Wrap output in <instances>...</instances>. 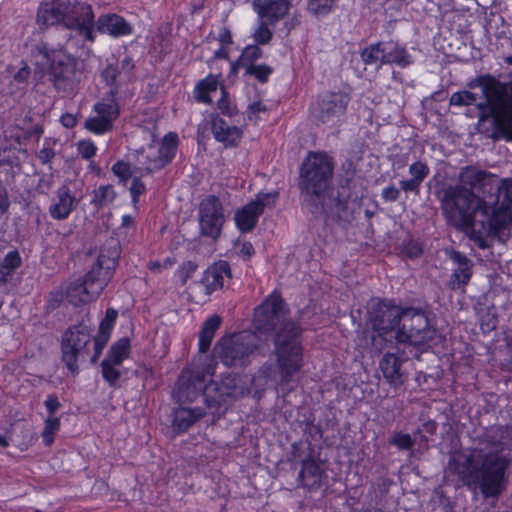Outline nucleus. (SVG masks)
I'll use <instances>...</instances> for the list:
<instances>
[{
    "mask_svg": "<svg viewBox=\"0 0 512 512\" xmlns=\"http://www.w3.org/2000/svg\"><path fill=\"white\" fill-rule=\"evenodd\" d=\"M290 308L281 293L271 292L255 309L256 328L273 336V355L280 384H288L304 367L302 331L288 315Z\"/></svg>",
    "mask_w": 512,
    "mask_h": 512,
    "instance_id": "1",
    "label": "nucleus"
},
{
    "mask_svg": "<svg viewBox=\"0 0 512 512\" xmlns=\"http://www.w3.org/2000/svg\"><path fill=\"white\" fill-rule=\"evenodd\" d=\"M510 464L509 456L499 451L469 449L452 452L448 469L468 490L497 499L507 487Z\"/></svg>",
    "mask_w": 512,
    "mask_h": 512,
    "instance_id": "2",
    "label": "nucleus"
},
{
    "mask_svg": "<svg viewBox=\"0 0 512 512\" xmlns=\"http://www.w3.org/2000/svg\"><path fill=\"white\" fill-rule=\"evenodd\" d=\"M217 365V361L208 358L201 365L183 369L177 380L178 397L193 402L201 395L213 421L226 414L229 401L239 394L237 378L231 373L222 374L219 381L207 382V378L215 374Z\"/></svg>",
    "mask_w": 512,
    "mask_h": 512,
    "instance_id": "3",
    "label": "nucleus"
},
{
    "mask_svg": "<svg viewBox=\"0 0 512 512\" xmlns=\"http://www.w3.org/2000/svg\"><path fill=\"white\" fill-rule=\"evenodd\" d=\"M217 365V361L208 358L201 365L183 369L177 380L178 397L193 402L201 395L213 421L226 414L229 401L239 394L237 378L231 373L222 374L219 381L207 382V378L215 374Z\"/></svg>",
    "mask_w": 512,
    "mask_h": 512,
    "instance_id": "4",
    "label": "nucleus"
},
{
    "mask_svg": "<svg viewBox=\"0 0 512 512\" xmlns=\"http://www.w3.org/2000/svg\"><path fill=\"white\" fill-rule=\"evenodd\" d=\"M491 173L467 166L461 170L460 179L463 185H451L444 182L438 184L435 196L447 222L461 232L473 231V206L479 198L475 190L484 191L486 180Z\"/></svg>",
    "mask_w": 512,
    "mask_h": 512,
    "instance_id": "5",
    "label": "nucleus"
},
{
    "mask_svg": "<svg viewBox=\"0 0 512 512\" xmlns=\"http://www.w3.org/2000/svg\"><path fill=\"white\" fill-rule=\"evenodd\" d=\"M120 255L121 246L118 242L104 244L95 263L84 276L68 284L65 290L68 302L80 306L97 300L114 277Z\"/></svg>",
    "mask_w": 512,
    "mask_h": 512,
    "instance_id": "6",
    "label": "nucleus"
},
{
    "mask_svg": "<svg viewBox=\"0 0 512 512\" xmlns=\"http://www.w3.org/2000/svg\"><path fill=\"white\" fill-rule=\"evenodd\" d=\"M36 22L41 29L62 26L74 30L85 41L93 43L95 15L92 6L79 0L42 1L38 5Z\"/></svg>",
    "mask_w": 512,
    "mask_h": 512,
    "instance_id": "7",
    "label": "nucleus"
},
{
    "mask_svg": "<svg viewBox=\"0 0 512 512\" xmlns=\"http://www.w3.org/2000/svg\"><path fill=\"white\" fill-rule=\"evenodd\" d=\"M335 161L326 151H309L299 168L298 187L307 203L323 199L332 185Z\"/></svg>",
    "mask_w": 512,
    "mask_h": 512,
    "instance_id": "8",
    "label": "nucleus"
},
{
    "mask_svg": "<svg viewBox=\"0 0 512 512\" xmlns=\"http://www.w3.org/2000/svg\"><path fill=\"white\" fill-rule=\"evenodd\" d=\"M470 87H480L485 98L477 105L482 120H512V77L508 81H500L490 73L481 74Z\"/></svg>",
    "mask_w": 512,
    "mask_h": 512,
    "instance_id": "9",
    "label": "nucleus"
},
{
    "mask_svg": "<svg viewBox=\"0 0 512 512\" xmlns=\"http://www.w3.org/2000/svg\"><path fill=\"white\" fill-rule=\"evenodd\" d=\"M254 335L247 332L222 336L215 344L210 359L219 360L225 367L242 368L250 364V357L257 351Z\"/></svg>",
    "mask_w": 512,
    "mask_h": 512,
    "instance_id": "10",
    "label": "nucleus"
},
{
    "mask_svg": "<svg viewBox=\"0 0 512 512\" xmlns=\"http://www.w3.org/2000/svg\"><path fill=\"white\" fill-rule=\"evenodd\" d=\"M91 341V328L82 322L70 325L63 332L60 344L61 360L72 375L79 374V360L91 357Z\"/></svg>",
    "mask_w": 512,
    "mask_h": 512,
    "instance_id": "11",
    "label": "nucleus"
},
{
    "mask_svg": "<svg viewBox=\"0 0 512 512\" xmlns=\"http://www.w3.org/2000/svg\"><path fill=\"white\" fill-rule=\"evenodd\" d=\"M435 333L426 311L421 308L402 307L401 322L396 331L399 342L424 347L429 345Z\"/></svg>",
    "mask_w": 512,
    "mask_h": 512,
    "instance_id": "12",
    "label": "nucleus"
},
{
    "mask_svg": "<svg viewBox=\"0 0 512 512\" xmlns=\"http://www.w3.org/2000/svg\"><path fill=\"white\" fill-rule=\"evenodd\" d=\"M510 223L506 209L497 205H488L478 200L473 206V231L464 232L475 242H483L484 236L496 235Z\"/></svg>",
    "mask_w": 512,
    "mask_h": 512,
    "instance_id": "13",
    "label": "nucleus"
},
{
    "mask_svg": "<svg viewBox=\"0 0 512 512\" xmlns=\"http://www.w3.org/2000/svg\"><path fill=\"white\" fill-rule=\"evenodd\" d=\"M360 57L366 66H374L377 69L388 64L405 69L413 64V57L406 46L394 40H382L367 45L362 49Z\"/></svg>",
    "mask_w": 512,
    "mask_h": 512,
    "instance_id": "14",
    "label": "nucleus"
},
{
    "mask_svg": "<svg viewBox=\"0 0 512 512\" xmlns=\"http://www.w3.org/2000/svg\"><path fill=\"white\" fill-rule=\"evenodd\" d=\"M401 314L402 307L392 299L372 298L367 305V321L380 336L398 329Z\"/></svg>",
    "mask_w": 512,
    "mask_h": 512,
    "instance_id": "15",
    "label": "nucleus"
},
{
    "mask_svg": "<svg viewBox=\"0 0 512 512\" xmlns=\"http://www.w3.org/2000/svg\"><path fill=\"white\" fill-rule=\"evenodd\" d=\"M350 102L349 94L342 91H323L317 95L312 108L314 119L331 127L340 123Z\"/></svg>",
    "mask_w": 512,
    "mask_h": 512,
    "instance_id": "16",
    "label": "nucleus"
},
{
    "mask_svg": "<svg viewBox=\"0 0 512 512\" xmlns=\"http://www.w3.org/2000/svg\"><path fill=\"white\" fill-rule=\"evenodd\" d=\"M49 62V80L59 92H71L75 87L77 60L61 51L44 52Z\"/></svg>",
    "mask_w": 512,
    "mask_h": 512,
    "instance_id": "17",
    "label": "nucleus"
},
{
    "mask_svg": "<svg viewBox=\"0 0 512 512\" xmlns=\"http://www.w3.org/2000/svg\"><path fill=\"white\" fill-rule=\"evenodd\" d=\"M199 226L201 234L218 239L225 223L224 207L214 194L205 196L199 204Z\"/></svg>",
    "mask_w": 512,
    "mask_h": 512,
    "instance_id": "18",
    "label": "nucleus"
},
{
    "mask_svg": "<svg viewBox=\"0 0 512 512\" xmlns=\"http://www.w3.org/2000/svg\"><path fill=\"white\" fill-rule=\"evenodd\" d=\"M209 125L213 138L227 149L237 148L243 138L241 127L226 120L217 111L209 114Z\"/></svg>",
    "mask_w": 512,
    "mask_h": 512,
    "instance_id": "19",
    "label": "nucleus"
},
{
    "mask_svg": "<svg viewBox=\"0 0 512 512\" xmlns=\"http://www.w3.org/2000/svg\"><path fill=\"white\" fill-rule=\"evenodd\" d=\"M232 278L230 263L226 260H217L210 264L202 273L199 284L203 288L205 296H211L214 292L222 290L225 279Z\"/></svg>",
    "mask_w": 512,
    "mask_h": 512,
    "instance_id": "20",
    "label": "nucleus"
},
{
    "mask_svg": "<svg viewBox=\"0 0 512 512\" xmlns=\"http://www.w3.org/2000/svg\"><path fill=\"white\" fill-rule=\"evenodd\" d=\"M405 358L396 353H385L379 362V369L385 381L394 389H398L404 385L406 374L402 370Z\"/></svg>",
    "mask_w": 512,
    "mask_h": 512,
    "instance_id": "21",
    "label": "nucleus"
},
{
    "mask_svg": "<svg viewBox=\"0 0 512 512\" xmlns=\"http://www.w3.org/2000/svg\"><path fill=\"white\" fill-rule=\"evenodd\" d=\"M292 7L291 0H253L252 8L259 18L270 24L284 19Z\"/></svg>",
    "mask_w": 512,
    "mask_h": 512,
    "instance_id": "22",
    "label": "nucleus"
},
{
    "mask_svg": "<svg viewBox=\"0 0 512 512\" xmlns=\"http://www.w3.org/2000/svg\"><path fill=\"white\" fill-rule=\"evenodd\" d=\"M111 37L118 38L132 34L133 28L121 15L116 13L101 14L95 21L94 29Z\"/></svg>",
    "mask_w": 512,
    "mask_h": 512,
    "instance_id": "23",
    "label": "nucleus"
},
{
    "mask_svg": "<svg viewBox=\"0 0 512 512\" xmlns=\"http://www.w3.org/2000/svg\"><path fill=\"white\" fill-rule=\"evenodd\" d=\"M77 205L76 196L69 186L63 184L55 191L54 203L49 207V214L54 220H66Z\"/></svg>",
    "mask_w": 512,
    "mask_h": 512,
    "instance_id": "24",
    "label": "nucleus"
},
{
    "mask_svg": "<svg viewBox=\"0 0 512 512\" xmlns=\"http://www.w3.org/2000/svg\"><path fill=\"white\" fill-rule=\"evenodd\" d=\"M263 214V205L259 201H249L234 213L236 229L241 234L252 232Z\"/></svg>",
    "mask_w": 512,
    "mask_h": 512,
    "instance_id": "25",
    "label": "nucleus"
},
{
    "mask_svg": "<svg viewBox=\"0 0 512 512\" xmlns=\"http://www.w3.org/2000/svg\"><path fill=\"white\" fill-rule=\"evenodd\" d=\"M324 474L320 460L309 454L302 460L298 481L310 491L317 490L322 486Z\"/></svg>",
    "mask_w": 512,
    "mask_h": 512,
    "instance_id": "26",
    "label": "nucleus"
},
{
    "mask_svg": "<svg viewBox=\"0 0 512 512\" xmlns=\"http://www.w3.org/2000/svg\"><path fill=\"white\" fill-rule=\"evenodd\" d=\"M118 312L114 308H107L105 317L101 320L98 333L93 337V353L91 363H96L107 345L116 323Z\"/></svg>",
    "mask_w": 512,
    "mask_h": 512,
    "instance_id": "27",
    "label": "nucleus"
},
{
    "mask_svg": "<svg viewBox=\"0 0 512 512\" xmlns=\"http://www.w3.org/2000/svg\"><path fill=\"white\" fill-rule=\"evenodd\" d=\"M451 259L457 267L452 271L449 288L451 290H464L473 275V263L467 256L458 251L452 254Z\"/></svg>",
    "mask_w": 512,
    "mask_h": 512,
    "instance_id": "28",
    "label": "nucleus"
},
{
    "mask_svg": "<svg viewBox=\"0 0 512 512\" xmlns=\"http://www.w3.org/2000/svg\"><path fill=\"white\" fill-rule=\"evenodd\" d=\"M205 415L206 412L202 407H177L172 413L173 431L176 434H183Z\"/></svg>",
    "mask_w": 512,
    "mask_h": 512,
    "instance_id": "29",
    "label": "nucleus"
},
{
    "mask_svg": "<svg viewBox=\"0 0 512 512\" xmlns=\"http://www.w3.org/2000/svg\"><path fill=\"white\" fill-rule=\"evenodd\" d=\"M408 172L411 177L399 181L400 189L406 193L419 194L421 184L428 177L430 168L426 162L417 160L409 165Z\"/></svg>",
    "mask_w": 512,
    "mask_h": 512,
    "instance_id": "30",
    "label": "nucleus"
},
{
    "mask_svg": "<svg viewBox=\"0 0 512 512\" xmlns=\"http://www.w3.org/2000/svg\"><path fill=\"white\" fill-rule=\"evenodd\" d=\"M93 111L97 117L108 119L114 125V122L120 116V105L117 99V91H108L106 96L96 102L93 106Z\"/></svg>",
    "mask_w": 512,
    "mask_h": 512,
    "instance_id": "31",
    "label": "nucleus"
},
{
    "mask_svg": "<svg viewBox=\"0 0 512 512\" xmlns=\"http://www.w3.org/2000/svg\"><path fill=\"white\" fill-rule=\"evenodd\" d=\"M221 323L222 318L217 314L209 316L203 322L198 335V351L200 353H207L209 351L212 341L217 330L220 328Z\"/></svg>",
    "mask_w": 512,
    "mask_h": 512,
    "instance_id": "32",
    "label": "nucleus"
},
{
    "mask_svg": "<svg viewBox=\"0 0 512 512\" xmlns=\"http://www.w3.org/2000/svg\"><path fill=\"white\" fill-rule=\"evenodd\" d=\"M220 74L209 73L199 80L193 89V97L197 103L210 105L212 103L211 93L216 92L219 86Z\"/></svg>",
    "mask_w": 512,
    "mask_h": 512,
    "instance_id": "33",
    "label": "nucleus"
},
{
    "mask_svg": "<svg viewBox=\"0 0 512 512\" xmlns=\"http://www.w3.org/2000/svg\"><path fill=\"white\" fill-rule=\"evenodd\" d=\"M180 144L179 136L176 132L170 131L166 133L159 144L157 149L163 163L161 165H169L176 157L178 147Z\"/></svg>",
    "mask_w": 512,
    "mask_h": 512,
    "instance_id": "34",
    "label": "nucleus"
},
{
    "mask_svg": "<svg viewBox=\"0 0 512 512\" xmlns=\"http://www.w3.org/2000/svg\"><path fill=\"white\" fill-rule=\"evenodd\" d=\"M130 353L131 341L128 337H122L110 346L105 360L111 361L116 365H121L129 358Z\"/></svg>",
    "mask_w": 512,
    "mask_h": 512,
    "instance_id": "35",
    "label": "nucleus"
},
{
    "mask_svg": "<svg viewBox=\"0 0 512 512\" xmlns=\"http://www.w3.org/2000/svg\"><path fill=\"white\" fill-rule=\"evenodd\" d=\"M142 161L141 163L144 166V170L150 174L156 171H159L165 168V165H160L163 163L159 153L154 149L152 145H149L146 150L141 153Z\"/></svg>",
    "mask_w": 512,
    "mask_h": 512,
    "instance_id": "36",
    "label": "nucleus"
},
{
    "mask_svg": "<svg viewBox=\"0 0 512 512\" xmlns=\"http://www.w3.org/2000/svg\"><path fill=\"white\" fill-rule=\"evenodd\" d=\"M116 198V192L112 185H100L93 191L91 204L95 207L102 208L108 203H112Z\"/></svg>",
    "mask_w": 512,
    "mask_h": 512,
    "instance_id": "37",
    "label": "nucleus"
},
{
    "mask_svg": "<svg viewBox=\"0 0 512 512\" xmlns=\"http://www.w3.org/2000/svg\"><path fill=\"white\" fill-rule=\"evenodd\" d=\"M423 252V244L419 240L412 238L403 240L399 247V255L402 258H407L411 260L420 258Z\"/></svg>",
    "mask_w": 512,
    "mask_h": 512,
    "instance_id": "38",
    "label": "nucleus"
},
{
    "mask_svg": "<svg viewBox=\"0 0 512 512\" xmlns=\"http://www.w3.org/2000/svg\"><path fill=\"white\" fill-rule=\"evenodd\" d=\"M273 73L274 68L266 63L255 64L245 70L246 76L255 79L260 84H266Z\"/></svg>",
    "mask_w": 512,
    "mask_h": 512,
    "instance_id": "39",
    "label": "nucleus"
},
{
    "mask_svg": "<svg viewBox=\"0 0 512 512\" xmlns=\"http://www.w3.org/2000/svg\"><path fill=\"white\" fill-rule=\"evenodd\" d=\"M118 366L119 365L105 359H103L100 364L102 378L112 388L118 387V382L121 377Z\"/></svg>",
    "mask_w": 512,
    "mask_h": 512,
    "instance_id": "40",
    "label": "nucleus"
},
{
    "mask_svg": "<svg viewBox=\"0 0 512 512\" xmlns=\"http://www.w3.org/2000/svg\"><path fill=\"white\" fill-rule=\"evenodd\" d=\"M84 127L94 135L101 136L112 131L114 125L110 120L95 115L86 119Z\"/></svg>",
    "mask_w": 512,
    "mask_h": 512,
    "instance_id": "41",
    "label": "nucleus"
},
{
    "mask_svg": "<svg viewBox=\"0 0 512 512\" xmlns=\"http://www.w3.org/2000/svg\"><path fill=\"white\" fill-rule=\"evenodd\" d=\"M61 422L58 417H47L44 421V429L41 433L42 442L46 447L52 446L55 434L60 430Z\"/></svg>",
    "mask_w": 512,
    "mask_h": 512,
    "instance_id": "42",
    "label": "nucleus"
},
{
    "mask_svg": "<svg viewBox=\"0 0 512 512\" xmlns=\"http://www.w3.org/2000/svg\"><path fill=\"white\" fill-rule=\"evenodd\" d=\"M477 101V94L468 91V90H460L453 92L449 98V104L450 106H477L479 103H476ZM478 108V107H476ZM479 110V109H477ZM480 114V111H478ZM479 119L483 121L480 117Z\"/></svg>",
    "mask_w": 512,
    "mask_h": 512,
    "instance_id": "43",
    "label": "nucleus"
},
{
    "mask_svg": "<svg viewBox=\"0 0 512 512\" xmlns=\"http://www.w3.org/2000/svg\"><path fill=\"white\" fill-rule=\"evenodd\" d=\"M262 55V49L258 45L248 44L242 49L239 59L244 64V69L246 70L247 67L255 65L256 61L262 58Z\"/></svg>",
    "mask_w": 512,
    "mask_h": 512,
    "instance_id": "44",
    "label": "nucleus"
},
{
    "mask_svg": "<svg viewBox=\"0 0 512 512\" xmlns=\"http://www.w3.org/2000/svg\"><path fill=\"white\" fill-rule=\"evenodd\" d=\"M218 114L222 117L232 118L238 114V109L235 104H232L229 94L225 87H221V97L217 101Z\"/></svg>",
    "mask_w": 512,
    "mask_h": 512,
    "instance_id": "45",
    "label": "nucleus"
},
{
    "mask_svg": "<svg viewBox=\"0 0 512 512\" xmlns=\"http://www.w3.org/2000/svg\"><path fill=\"white\" fill-rule=\"evenodd\" d=\"M389 445L396 447L400 451L412 450L415 445V439L402 431H395L389 438Z\"/></svg>",
    "mask_w": 512,
    "mask_h": 512,
    "instance_id": "46",
    "label": "nucleus"
},
{
    "mask_svg": "<svg viewBox=\"0 0 512 512\" xmlns=\"http://www.w3.org/2000/svg\"><path fill=\"white\" fill-rule=\"evenodd\" d=\"M119 74V68L115 64H107L106 67L101 71V80L110 88L109 91H113L115 89L117 93L119 92V87L117 85V78Z\"/></svg>",
    "mask_w": 512,
    "mask_h": 512,
    "instance_id": "47",
    "label": "nucleus"
},
{
    "mask_svg": "<svg viewBox=\"0 0 512 512\" xmlns=\"http://www.w3.org/2000/svg\"><path fill=\"white\" fill-rule=\"evenodd\" d=\"M0 266L8 272L10 276L22 266V257L18 250L9 251L3 258Z\"/></svg>",
    "mask_w": 512,
    "mask_h": 512,
    "instance_id": "48",
    "label": "nucleus"
},
{
    "mask_svg": "<svg viewBox=\"0 0 512 512\" xmlns=\"http://www.w3.org/2000/svg\"><path fill=\"white\" fill-rule=\"evenodd\" d=\"M352 193L348 182L338 186L334 197L335 206L338 210L345 211L351 201Z\"/></svg>",
    "mask_w": 512,
    "mask_h": 512,
    "instance_id": "49",
    "label": "nucleus"
},
{
    "mask_svg": "<svg viewBox=\"0 0 512 512\" xmlns=\"http://www.w3.org/2000/svg\"><path fill=\"white\" fill-rule=\"evenodd\" d=\"M269 24L270 23L267 21H261L259 23L257 29L252 35L256 45H266L271 41L273 32L269 28Z\"/></svg>",
    "mask_w": 512,
    "mask_h": 512,
    "instance_id": "50",
    "label": "nucleus"
},
{
    "mask_svg": "<svg viewBox=\"0 0 512 512\" xmlns=\"http://www.w3.org/2000/svg\"><path fill=\"white\" fill-rule=\"evenodd\" d=\"M291 449L292 456L296 459H300L301 461L305 459L309 454L313 455L314 452L312 443L308 440H300L292 443Z\"/></svg>",
    "mask_w": 512,
    "mask_h": 512,
    "instance_id": "51",
    "label": "nucleus"
},
{
    "mask_svg": "<svg viewBox=\"0 0 512 512\" xmlns=\"http://www.w3.org/2000/svg\"><path fill=\"white\" fill-rule=\"evenodd\" d=\"M335 2L336 0H308V10L314 15H326Z\"/></svg>",
    "mask_w": 512,
    "mask_h": 512,
    "instance_id": "52",
    "label": "nucleus"
},
{
    "mask_svg": "<svg viewBox=\"0 0 512 512\" xmlns=\"http://www.w3.org/2000/svg\"><path fill=\"white\" fill-rule=\"evenodd\" d=\"M97 146L91 139H82L77 143L78 154L84 160H91L97 153Z\"/></svg>",
    "mask_w": 512,
    "mask_h": 512,
    "instance_id": "53",
    "label": "nucleus"
},
{
    "mask_svg": "<svg viewBox=\"0 0 512 512\" xmlns=\"http://www.w3.org/2000/svg\"><path fill=\"white\" fill-rule=\"evenodd\" d=\"M198 265L191 260L184 261L177 269L176 275L179 278L182 285H186L188 280L192 278L196 272Z\"/></svg>",
    "mask_w": 512,
    "mask_h": 512,
    "instance_id": "54",
    "label": "nucleus"
},
{
    "mask_svg": "<svg viewBox=\"0 0 512 512\" xmlns=\"http://www.w3.org/2000/svg\"><path fill=\"white\" fill-rule=\"evenodd\" d=\"M66 298V291L55 289L49 292L46 298V310L52 312L58 309Z\"/></svg>",
    "mask_w": 512,
    "mask_h": 512,
    "instance_id": "55",
    "label": "nucleus"
},
{
    "mask_svg": "<svg viewBox=\"0 0 512 512\" xmlns=\"http://www.w3.org/2000/svg\"><path fill=\"white\" fill-rule=\"evenodd\" d=\"M111 171L117 176L121 182L128 181L132 176L131 166L128 162L117 160L111 168Z\"/></svg>",
    "mask_w": 512,
    "mask_h": 512,
    "instance_id": "56",
    "label": "nucleus"
},
{
    "mask_svg": "<svg viewBox=\"0 0 512 512\" xmlns=\"http://www.w3.org/2000/svg\"><path fill=\"white\" fill-rule=\"evenodd\" d=\"M498 318L496 314L486 312L480 318V330L483 334H489L497 328Z\"/></svg>",
    "mask_w": 512,
    "mask_h": 512,
    "instance_id": "57",
    "label": "nucleus"
},
{
    "mask_svg": "<svg viewBox=\"0 0 512 512\" xmlns=\"http://www.w3.org/2000/svg\"><path fill=\"white\" fill-rule=\"evenodd\" d=\"M146 192V185L140 177H134L130 186L131 201L133 204L139 202V198Z\"/></svg>",
    "mask_w": 512,
    "mask_h": 512,
    "instance_id": "58",
    "label": "nucleus"
},
{
    "mask_svg": "<svg viewBox=\"0 0 512 512\" xmlns=\"http://www.w3.org/2000/svg\"><path fill=\"white\" fill-rule=\"evenodd\" d=\"M279 197L278 191H271V192H263L260 191L256 198L252 201H259L263 205V212L265 211L266 207H273Z\"/></svg>",
    "mask_w": 512,
    "mask_h": 512,
    "instance_id": "59",
    "label": "nucleus"
},
{
    "mask_svg": "<svg viewBox=\"0 0 512 512\" xmlns=\"http://www.w3.org/2000/svg\"><path fill=\"white\" fill-rule=\"evenodd\" d=\"M263 379L265 381V384H267L269 381H275L274 376V369L271 364H264L262 365L256 374L252 378V382L255 383L256 381Z\"/></svg>",
    "mask_w": 512,
    "mask_h": 512,
    "instance_id": "60",
    "label": "nucleus"
},
{
    "mask_svg": "<svg viewBox=\"0 0 512 512\" xmlns=\"http://www.w3.org/2000/svg\"><path fill=\"white\" fill-rule=\"evenodd\" d=\"M494 129L506 140L512 141V120L510 122L503 120H492Z\"/></svg>",
    "mask_w": 512,
    "mask_h": 512,
    "instance_id": "61",
    "label": "nucleus"
},
{
    "mask_svg": "<svg viewBox=\"0 0 512 512\" xmlns=\"http://www.w3.org/2000/svg\"><path fill=\"white\" fill-rule=\"evenodd\" d=\"M267 111V106L261 101H254L249 104L247 109V118L249 121H257L259 120V113H264Z\"/></svg>",
    "mask_w": 512,
    "mask_h": 512,
    "instance_id": "62",
    "label": "nucleus"
},
{
    "mask_svg": "<svg viewBox=\"0 0 512 512\" xmlns=\"http://www.w3.org/2000/svg\"><path fill=\"white\" fill-rule=\"evenodd\" d=\"M400 190L390 184L382 189L381 197L385 202H395L400 197Z\"/></svg>",
    "mask_w": 512,
    "mask_h": 512,
    "instance_id": "63",
    "label": "nucleus"
},
{
    "mask_svg": "<svg viewBox=\"0 0 512 512\" xmlns=\"http://www.w3.org/2000/svg\"><path fill=\"white\" fill-rule=\"evenodd\" d=\"M44 405L49 414L48 417H55V412L60 408L61 404L56 394H50L44 401Z\"/></svg>",
    "mask_w": 512,
    "mask_h": 512,
    "instance_id": "64",
    "label": "nucleus"
}]
</instances>
